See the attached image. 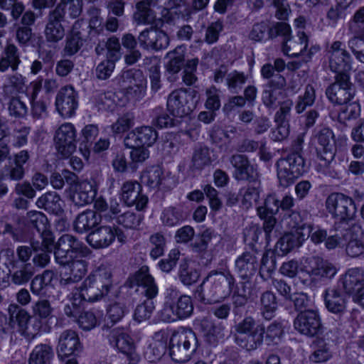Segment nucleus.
<instances>
[{
    "instance_id": "1",
    "label": "nucleus",
    "mask_w": 364,
    "mask_h": 364,
    "mask_svg": "<svg viewBox=\"0 0 364 364\" xmlns=\"http://www.w3.org/2000/svg\"><path fill=\"white\" fill-rule=\"evenodd\" d=\"M235 284V279L230 271L212 270L198 286L196 294L206 304L221 301L228 298Z\"/></svg>"
},
{
    "instance_id": "2",
    "label": "nucleus",
    "mask_w": 364,
    "mask_h": 364,
    "mask_svg": "<svg viewBox=\"0 0 364 364\" xmlns=\"http://www.w3.org/2000/svg\"><path fill=\"white\" fill-rule=\"evenodd\" d=\"M134 281L139 287L138 291L147 298L134 309V319L140 323L149 319L151 316L155 309L152 299L157 295L158 288L146 266L141 267L135 273Z\"/></svg>"
},
{
    "instance_id": "3",
    "label": "nucleus",
    "mask_w": 364,
    "mask_h": 364,
    "mask_svg": "<svg viewBox=\"0 0 364 364\" xmlns=\"http://www.w3.org/2000/svg\"><path fill=\"white\" fill-rule=\"evenodd\" d=\"M235 341L242 348L253 351L264 342L265 327L251 316L245 317L235 326Z\"/></svg>"
},
{
    "instance_id": "4",
    "label": "nucleus",
    "mask_w": 364,
    "mask_h": 364,
    "mask_svg": "<svg viewBox=\"0 0 364 364\" xmlns=\"http://www.w3.org/2000/svg\"><path fill=\"white\" fill-rule=\"evenodd\" d=\"M196 348V336L191 329L174 333L170 339L169 354L176 363L189 360Z\"/></svg>"
},
{
    "instance_id": "5",
    "label": "nucleus",
    "mask_w": 364,
    "mask_h": 364,
    "mask_svg": "<svg viewBox=\"0 0 364 364\" xmlns=\"http://www.w3.org/2000/svg\"><path fill=\"white\" fill-rule=\"evenodd\" d=\"M277 172L279 185L288 187L305 171V161L299 153H291L277 161Z\"/></svg>"
},
{
    "instance_id": "6",
    "label": "nucleus",
    "mask_w": 364,
    "mask_h": 364,
    "mask_svg": "<svg viewBox=\"0 0 364 364\" xmlns=\"http://www.w3.org/2000/svg\"><path fill=\"white\" fill-rule=\"evenodd\" d=\"M328 213L336 220L348 223L356 215V206L353 199L342 193H332L325 201Z\"/></svg>"
},
{
    "instance_id": "7",
    "label": "nucleus",
    "mask_w": 364,
    "mask_h": 364,
    "mask_svg": "<svg viewBox=\"0 0 364 364\" xmlns=\"http://www.w3.org/2000/svg\"><path fill=\"white\" fill-rule=\"evenodd\" d=\"M79 253L82 257H88L92 251L75 236L70 234L62 235L55 246V258L60 264H66L73 257L72 253Z\"/></svg>"
},
{
    "instance_id": "8",
    "label": "nucleus",
    "mask_w": 364,
    "mask_h": 364,
    "mask_svg": "<svg viewBox=\"0 0 364 364\" xmlns=\"http://www.w3.org/2000/svg\"><path fill=\"white\" fill-rule=\"evenodd\" d=\"M196 94V90L189 91L183 88L172 91L167 99L168 110L177 117L187 116L196 107L193 100Z\"/></svg>"
},
{
    "instance_id": "9",
    "label": "nucleus",
    "mask_w": 364,
    "mask_h": 364,
    "mask_svg": "<svg viewBox=\"0 0 364 364\" xmlns=\"http://www.w3.org/2000/svg\"><path fill=\"white\" fill-rule=\"evenodd\" d=\"M294 328L301 334L314 337L322 331V322L317 309L301 311L294 320Z\"/></svg>"
},
{
    "instance_id": "10",
    "label": "nucleus",
    "mask_w": 364,
    "mask_h": 364,
    "mask_svg": "<svg viewBox=\"0 0 364 364\" xmlns=\"http://www.w3.org/2000/svg\"><path fill=\"white\" fill-rule=\"evenodd\" d=\"M77 132L71 123H64L55 131L54 142L58 153L63 158L70 157L76 150Z\"/></svg>"
},
{
    "instance_id": "11",
    "label": "nucleus",
    "mask_w": 364,
    "mask_h": 364,
    "mask_svg": "<svg viewBox=\"0 0 364 364\" xmlns=\"http://www.w3.org/2000/svg\"><path fill=\"white\" fill-rule=\"evenodd\" d=\"M328 53L331 70L336 73V75H348V73L352 69L353 60L343 43L339 41H334Z\"/></svg>"
},
{
    "instance_id": "12",
    "label": "nucleus",
    "mask_w": 364,
    "mask_h": 364,
    "mask_svg": "<svg viewBox=\"0 0 364 364\" xmlns=\"http://www.w3.org/2000/svg\"><path fill=\"white\" fill-rule=\"evenodd\" d=\"M326 95L329 101L335 105H344L351 101L354 92L349 75H336L335 82L327 87Z\"/></svg>"
},
{
    "instance_id": "13",
    "label": "nucleus",
    "mask_w": 364,
    "mask_h": 364,
    "mask_svg": "<svg viewBox=\"0 0 364 364\" xmlns=\"http://www.w3.org/2000/svg\"><path fill=\"white\" fill-rule=\"evenodd\" d=\"M115 237L120 242H124L126 240L122 231L117 228L102 225L87 236V242L95 249H102L109 247Z\"/></svg>"
},
{
    "instance_id": "14",
    "label": "nucleus",
    "mask_w": 364,
    "mask_h": 364,
    "mask_svg": "<svg viewBox=\"0 0 364 364\" xmlns=\"http://www.w3.org/2000/svg\"><path fill=\"white\" fill-rule=\"evenodd\" d=\"M46 25L44 35L48 42L57 43L65 36V28L63 23L65 21V12L61 5H57L50 10L46 17Z\"/></svg>"
},
{
    "instance_id": "15",
    "label": "nucleus",
    "mask_w": 364,
    "mask_h": 364,
    "mask_svg": "<svg viewBox=\"0 0 364 364\" xmlns=\"http://www.w3.org/2000/svg\"><path fill=\"white\" fill-rule=\"evenodd\" d=\"M314 141L318 157L325 161V164H330L336 154V140L333 131L328 127H323L318 130L315 136Z\"/></svg>"
},
{
    "instance_id": "16",
    "label": "nucleus",
    "mask_w": 364,
    "mask_h": 364,
    "mask_svg": "<svg viewBox=\"0 0 364 364\" xmlns=\"http://www.w3.org/2000/svg\"><path fill=\"white\" fill-rule=\"evenodd\" d=\"M343 287L346 293L353 296L355 303L364 299V270L355 267L349 269L342 277Z\"/></svg>"
},
{
    "instance_id": "17",
    "label": "nucleus",
    "mask_w": 364,
    "mask_h": 364,
    "mask_svg": "<svg viewBox=\"0 0 364 364\" xmlns=\"http://www.w3.org/2000/svg\"><path fill=\"white\" fill-rule=\"evenodd\" d=\"M3 257L6 259L11 268V282L16 285L26 284L33 276V267L31 264H20L16 259L14 252L11 249H6L3 252Z\"/></svg>"
},
{
    "instance_id": "18",
    "label": "nucleus",
    "mask_w": 364,
    "mask_h": 364,
    "mask_svg": "<svg viewBox=\"0 0 364 364\" xmlns=\"http://www.w3.org/2000/svg\"><path fill=\"white\" fill-rule=\"evenodd\" d=\"M109 341L127 355L129 364H137L139 362L140 357L136 352L134 341L127 333L119 329H113L109 336Z\"/></svg>"
},
{
    "instance_id": "19",
    "label": "nucleus",
    "mask_w": 364,
    "mask_h": 364,
    "mask_svg": "<svg viewBox=\"0 0 364 364\" xmlns=\"http://www.w3.org/2000/svg\"><path fill=\"white\" fill-rule=\"evenodd\" d=\"M138 42L144 50H160L167 48L169 38L164 31L151 26L139 33Z\"/></svg>"
},
{
    "instance_id": "20",
    "label": "nucleus",
    "mask_w": 364,
    "mask_h": 364,
    "mask_svg": "<svg viewBox=\"0 0 364 364\" xmlns=\"http://www.w3.org/2000/svg\"><path fill=\"white\" fill-rule=\"evenodd\" d=\"M77 95L72 86H65L57 93L55 107L60 115L69 118L74 115L77 107Z\"/></svg>"
},
{
    "instance_id": "21",
    "label": "nucleus",
    "mask_w": 364,
    "mask_h": 364,
    "mask_svg": "<svg viewBox=\"0 0 364 364\" xmlns=\"http://www.w3.org/2000/svg\"><path fill=\"white\" fill-rule=\"evenodd\" d=\"M158 138L156 131L150 126H142L129 132L124 138L127 147L151 146Z\"/></svg>"
},
{
    "instance_id": "22",
    "label": "nucleus",
    "mask_w": 364,
    "mask_h": 364,
    "mask_svg": "<svg viewBox=\"0 0 364 364\" xmlns=\"http://www.w3.org/2000/svg\"><path fill=\"white\" fill-rule=\"evenodd\" d=\"M122 198L128 206L135 205L138 210L146 206L148 198L141 193V186L136 181H126L122 186Z\"/></svg>"
},
{
    "instance_id": "23",
    "label": "nucleus",
    "mask_w": 364,
    "mask_h": 364,
    "mask_svg": "<svg viewBox=\"0 0 364 364\" xmlns=\"http://www.w3.org/2000/svg\"><path fill=\"white\" fill-rule=\"evenodd\" d=\"M82 350V345L77 333L73 330L63 331L58 339V356L65 358L75 355Z\"/></svg>"
},
{
    "instance_id": "24",
    "label": "nucleus",
    "mask_w": 364,
    "mask_h": 364,
    "mask_svg": "<svg viewBox=\"0 0 364 364\" xmlns=\"http://www.w3.org/2000/svg\"><path fill=\"white\" fill-rule=\"evenodd\" d=\"M348 239L346 247V254L351 257L364 255V230L359 225H354L346 230Z\"/></svg>"
},
{
    "instance_id": "25",
    "label": "nucleus",
    "mask_w": 364,
    "mask_h": 364,
    "mask_svg": "<svg viewBox=\"0 0 364 364\" xmlns=\"http://www.w3.org/2000/svg\"><path fill=\"white\" fill-rule=\"evenodd\" d=\"M230 163L234 168L233 177L237 181H251L253 179L255 168L249 158L242 154L230 156Z\"/></svg>"
},
{
    "instance_id": "26",
    "label": "nucleus",
    "mask_w": 364,
    "mask_h": 364,
    "mask_svg": "<svg viewBox=\"0 0 364 364\" xmlns=\"http://www.w3.org/2000/svg\"><path fill=\"white\" fill-rule=\"evenodd\" d=\"M65 267L64 275L61 277V285H68L80 281L87 272V262L83 259H73V257Z\"/></svg>"
},
{
    "instance_id": "27",
    "label": "nucleus",
    "mask_w": 364,
    "mask_h": 364,
    "mask_svg": "<svg viewBox=\"0 0 364 364\" xmlns=\"http://www.w3.org/2000/svg\"><path fill=\"white\" fill-rule=\"evenodd\" d=\"M97 194V189L93 183L83 181L76 184L71 196L72 201L78 206L91 203Z\"/></svg>"
},
{
    "instance_id": "28",
    "label": "nucleus",
    "mask_w": 364,
    "mask_h": 364,
    "mask_svg": "<svg viewBox=\"0 0 364 364\" xmlns=\"http://www.w3.org/2000/svg\"><path fill=\"white\" fill-rule=\"evenodd\" d=\"M325 306L328 311L337 315H342L346 309V296L340 289H329L324 294Z\"/></svg>"
},
{
    "instance_id": "29",
    "label": "nucleus",
    "mask_w": 364,
    "mask_h": 364,
    "mask_svg": "<svg viewBox=\"0 0 364 364\" xmlns=\"http://www.w3.org/2000/svg\"><path fill=\"white\" fill-rule=\"evenodd\" d=\"M36 205L38 208L53 215H60L63 213V201L55 191H48L43 194L37 199Z\"/></svg>"
},
{
    "instance_id": "30",
    "label": "nucleus",
    "mask_w": 364,
    "mask_h": 364,
    "mask_svg": "<svg viewBox=\"0 0 364 364\" xmlns=\"http://www.w3.org/2000/svg\"><path fill=\"white\" fill-rule=\"evenodd\" d=\"M8 313L11 325L13 326L17 325L19 331L22 334L34 336L35 333L28 332V323L31 316L26 310L22 309L16 304H11L9 306Z\"/></svg>"
},
{
    "instance_id": "31",
    "label": "nucleus",
    "mask_w": 364,
    "mask_h": 364,
    "mask_svg": "<svg viewBox=\"0 0 364 364\" xmlns=\"http://www.w3.org/2000/svg\"><path fill=\"white\" fill-rule=\"evenodd\" d=\"M309 40L304 32H299L294 38L291 36L289 39L283 41L282 50L284 54L296 57L301 55L307 48Z\"/></svg>"
},
{
    "instance_id": "32",
    "label": "nucleus",
    "mask_w": 364,
    "mask_h": 364,
    "mask_svg": "<svg viewBox=\"0 0 364 364\" xmlns=\"http://www.w3.org/2000/svg\"><path fill=\"white\" fill-rule=\"evenodd\" d=\"M235 267L241 278H249L255 274L258 267L255 254L250 252H244L236 259Z\"/></svg>"
},
{
    "instance_id": "33",
    "label": "nucleus",
    "mask_w": 364,
    "mask_h": 364,
    "mask_svg": "<svg viewBox=\"0 0 364 364\" xmlns=\"http://www.w3.org/2000/svg\"><path fill=\"white\" fill-rule=\"evenodd\" d=\"M102 215L96 211L87 210L80 213L74 221V229L80 233L87 232L98 225Z\"/></svg>"
},
{
    "instance_id": "34",
    "label": "nucleus",
    "mask_w": 364,
    "mask_h": 364,
    "mask_svg": "<svg viewBox=\"0 0 364 364\" xmlns=\"http://www.w3.org/2000/svg\"><path fill=\"white\" fill-rule=\"evenodd\" d=\"M0 58V72H6L10 67L13 71L18 70L21 63L18 48L13 43H9Z\"/></svg>"
},
{
    "instance_id": "35",
    "label": "nucleus",
    "mask_w": 364,
    "mask_h": 364,
    "mask_svg": "<svg viewBox=\"0 0 364 364\" xmlns=\"http://www.w3.org/2000/svg\"><path fill=\"white\" fill-rule=\"evenodd\" d=\"M91 279L103 291V295H107L112 288V272L110 269L103 265L100 266L92 271L90 274Z\"/></svg>"
},
{
    "instance_id": "36",
    "label": "nucleus",
    "mask_w": 364,
    "mask_h": 364,
    "mask_svg": "<svg viewBox=\"0 0 364 364\" xmlns=\"http://www.w3.org/2000/svg\"><path fill=\"white\" fill-rule=\"evenodd\" d=\"M100 290L101 289L89 275L80 288L79 298L81 300L90 302L98 301L104 296L103 291Z\"/></svg>"
},
{
    "instance_id": "37",
    "label": "nucleus",
    "mask_w": 364,
    "mask_h": 364,
    "mask_svg": "<svg viewBox=\"0 0 364 364\" xmlns=\"http://www.w3.org/2000/svg\"><path fill=\"white\" fill-rule=\"evenodd\" d=\"M311 274L315 277L332 278L336 274V268L330 262L319 257H313Z\"/></svg>"
},
{
    "instance_id": "38",
    "label": "nucleus",
    "mask_w": 364,
    "mask_h": 364,
    "mask_svg": "<svg viewBox=\"0 0 364 364\" xmlns=\"http://www.w3.org/2000/svg\"><path fill=\"white\" fill-rule=\"evenodd\" d=\"M128 75L133 77V82L130 81L127 93L134 100H139L145 94L146 80L139 71L129 73Z\"/></svg>"
},
{
    "instance_id": "39",
    "label": "nucleus",
    "mask_w": 364,
    "mask_h": 364,
    "mask_svg": "<svg viewBox=\"0 0 364 364\" xmlns=\"http://www.w3.org/2000/svg\"><path fill=\"white\" fill-rule=\"evenodd\" d=\"M98 134L99 129L95 124H87L82 129V134L84 139L80 144L79 150L85 159H88L90 153V146Z\"/></svg>"
},
{
    "instance_id": "40",
    "label": "nucleus",
    "mask_w": 364,
    "mask_h": 364,
    "mask_svg": "<svg viewBox=\"0 0 364 364\" xmlns=\"http://www.w3.org/2000/svg\"><path fill=\"white\" fill-rule=\"evenodd\" d=\"M53 351L49 345L39 344L32 350L29 364H50Z\"/></svg>"
},
{
    "instance_id": "41",
    "label": "nucleus",
    "mask_w": 364,
    "mask_h": 364,
    "mask_svg": "<svg viewBox=\"0 0 364 364\" xmlns=\"http://www.w3.org/2000/svg\"><path fill=\"white\" fill-rule=\"evenodd\" d=\"M261 311L265 320H271L277 309L276 296L270 291L263 292L260 296Z\"/></svg>"
},
{
    "instance_id": "42",
    "label": "nucleus",
    "mask_w": 364,
    "mask_h": 364,
    "mask_svg": "<svg viewBox=\"0 0 364 364\" xmlns=\"http://www.w3.org/2000/svg\"><path fill=\"white\" fill-rule=\"evenodd\" d=\"M163 178V171L159 166L147 168L141 176V182L151 189L158 188Z\"/></svg>"
},
{
    "instance_id": "43",
    "label": "nucleus",
    "mask_w": 364,
    "mask_h": 364,
    "mask_svg": "<svg viewBox=\"0 0 364 364\" xmlns=\"http://www.w3.org/2000/svg\"><path fill=\"white\" fill-rule=\"evenodd\" d=\"M53 309L50 301L47 299H41L35 302L32 306V314L34 318L38 320L49 318L53 313ZM41 321H38L36 331L41 328Z\"/></svg>"
},
{
    "instance_id": "44",
    "label": "nucleus",
    "mask_w": 364,
    "mask_h": 364,
    "mask_svg": "<svg viewBox=\"0 0 364 364\" xmlns=\"http://www.w3.org/2000/svg\"><path fill=\"white\" fill-rule=\"evenodd\" d=\"M179 279L185 285H191L198 281L200 277L199 272L191 266L188 259L181 261L179 266Z\"/></svg>"
},
{
    "instance_id": "45",
    "label": "nucleus",
    "mask_w": 364,
    "mask_h": 364,
    "mask_svg": "<svg viewBox=\"0 0 364 364\" xmlns=\"http://www.w3.org/2000/svg\"><path fill=\"white\" fill-rule=\"evenodd\" d=\"M213 236V232L210 229H206L200 233L195 241L191 244V250L200 255L207 253L209 242Z\"/></svg>"
},
{
    "instance_id": "46",
    "label": "nucleus",
    "mask_w": 364,
    "mask_h": 364,
    "mask_svg": "<svg viewBox=\"0 0 364 364\" xmlns=\"http://www.w3.org/2000/svg\"><path fill=\"white\" fill-rule=\"evenodd\" d=\"M341 105L342 107L338 114L340 122L346 124L347 121L355 119L360 116V107L358 102L350 101Z\"/></svg>"
},
{
    "instance_id": "47",
    "label": "nucleus",
    "mask_w": 364,
    "mask_h": 364,
    "mask_svg": "<svg viewBox=\"0 0 364 364\" xmlns=\"http://www.w3.org/2000/svg\"><path fill=\"white\" fill-rule=\"evenodd\" d=\"M26 218L31 228L40 232H45L48 228V220L45 214L37 210H31L26 213Z\"/></svg>"
},
{
    "instance_id": "48",
    "label": "nucleus",
    "mask_w": 364,
    "mask_h": 364,
    "mask_svg": "<svg viewBox=\"0 0 364 364\" xmlns=\"http://www.w3.org/2000/svg\"><path fill=\"white\" fill-rule=\"evenodd\" d=\"M205 331L206 341L210 344H215L218 341L224 337V328L220 324H215L208 321H205L202 324Z\"/></svg>"
},
{
    "instance_id": "49",
    "label": "nucleus",
    "mask_w": 364,
    "mask_h": 364,
    "mask_svg": "<svg viewBox=\"0 0 364 364\" xmlns=\"http://www.w3.org/2000/svg\"><path fill=\"white\" fill-rule=\"evenodd\" d=\"M316 99V91L311 85H307L303 95L298 97L295 110L298 114L302 113L307 107L313 105Z\"/></svg>"
},
{
    "instance_id": "50",
    "label": "nucleus",
    "mask_w": 364,
    "mask_h": 364,
    "mask_svg": "<svg viewBox=\"0 0 364 364\" xmlns=\"http://www.w3.org/2000/svg\"><path fill=\"white\" fill-rule=\"evenodd\" d=\"M147 0H143L136 4L137 11L134 14V18L137 23H150L153 19L152 11Z\"/></svg>"
},
{
    "instance_id": "51",
    "label": "nucleus",
    "mask_w": 364,
    "mask_h": 364,
    "mask_svg": "<svg viewBox=\"0 0 364 364\" xmlns=\"http://www.w3.org/2000/svg\"><path fill=\"white\" fill-rule=\"evenodd\" d=\"M116 98L117 95L112 92L100 93L95 98L96 105L99 109L113 112L117 106Z\"/></svg>"
},
{
    "instance_id": "52",
    "label": "nucleus",
    "mask_w": 364,
    "mask_h": 364,
    "mask_svg": "<svg viewBox=\"0 0 364 364\" xmlns=\"http://www.w3.org/2000/svg\"><path fill=\"white\" fill-rule=\"evenodd\" d=\"M83 45V40L79 31L72 32L65 41V46L63 48L64 54L67 56H72L77 53Z\"/></svg>"
},
{
    "instance_id": "53",
    "label": "nucleus",
    "mask_w": 364,
    "mask_h": 364,
    "mask_svg": "<svg viewBox=\"0 0 364 364\" xmlns=\"http://www.w3.org/2000/svg\"><path fill=\"white\" fill-rule=\"evenodd\" d=\"M210 154V150L207 147L196 149L192 156L193 168L200 170L210 165L212 162Z\"/></svg>"
},
{
    "instance_id": "54",
    "label": "nucleus",
    "mask_w": 364,
    "mask_h": 364,
    "mask_svg": "<svg viewBox=\"0 0 364 364\" xmlns=\"http://www.w3.org/2000/svg\"><path fill=\"white\" fill-rule=\"evenodd\" d=\"M31 246L34 255L32 259L33 265L38 268H44L50 262V253L47 251L40 249V242L38 240L31 242Z\"/></svg>"
},
{
    "instance_id": "55",
    "label": "nucleus",
    "mask_w": 364,
    "mask_h": 364,
    "mask_svg": "<svg viewBox=\"0 0 364 364\" xmlns=\"http://www.w3.org/2000/svg\"><path fill=\"white\" fill-rule=\"evenodd\" d=\"M297 237L293 232H287L282 235L276 244V249L279 250L282 254H287L294 247L300 245Z\"/></svg>"
},
{
    "instance_id": "56",
    "label": "nucleus",
    "mask_w": 364,
    "mask_h": 364,
    "mask_svg": "<svg viewBox=\"0 0 364 364\" xmlns=\"http://www.w3.org/2000/svg\"><path fill=\"white\" fill-rule=\"evenodd\" d=\"M279 200L275 195H269L265 200L264 206L257 208V214L259 218L267 217V215H274L279 212Z\"/></svg>"
},
{
    "instance_id": "57",
    "label": "nucleus",
    "mask_w": 364,
    "mask_h": 364,
    "mask_svg": "<svg viewBox=\"0 0 364 364\" xmlns=\"http://www.w3.org/2000/svg\"><path fill=\"white\" fill-rule=\"evenodd\" d=\"M117 223L126 228L135 229L141 223L142 216L132 211L125 212L117 217Z\"/></svg>"
},
{
    "instance_id": "58",
    "label": "nucleus",
    "mask_w": 364,
    "mask_h": 364,
    "mask_svg": "<svg viewBox=\"0 0 364 364\" xmlns=\"http://www.w3.org/2000/svg\"><path fill=\"white\" fill-rule=\"evenodd\" d=\"M134 120V116L132 113H125L112 124L111 129L114 134L124 133L132 127Z\"/></svg>"
},
{
    "instance_id": "59",
    "label": "nucleus",
    "mask_w": 364,
    "mask_h": 364,
    "mask_svg": "<svg viewBox=\"0 0 364 364\" xmlns=\"http://www.w3.org/2000/svg\"><path fill=\"white\" fill-rule=\"evenodd\" d=\"M0 9L5 11L11 10L12 18L16 21L24 11L25 6L18 0H0Z\"/></svg>"
},
{
    "instance_id": "60",
    "label": "nucleus",
    "mask_w": 364,
    "mask_h": 364,
    "mask_svg": "<svg viewBox=\"0 0 364 364\" xmlns=\"http://www.w3.org/2000/svg\"><path fill=\"white\" fill-rule=\"evenodd\" d=\"M246 80L247 77L243 73L234 70L228 74L226 84L231 92L236 93L238 90L242 88Z\"/></svg>"
},
{
    "instance_id": "61",
    "label": "nucleus",
    "mask_w": 364,
    "mask_h": 364,
    "mask_svg": "<svg viewBox=\"0 0 364 364\" xmlns=\"http://www.w3.org/2000/svg\"><path fill=\"white\" fill-rule=\"evenodd\" d=\"M185 218L186 215L180 209L170 207L164 210L161 219L164 224L171 227L178 224Z\"/></svg>"
},
{
    "instance_id": "62",
    "label": "nucleus",
    "mask_w": 364,
    "mask_h": 364,
    "mask_svg": "<svg viewBox=\"0 0 364 364\" xmlns=\"http://www.w3.org/2000/svg\"><path fill=\"white\" fill-rule=\"evenodd\" d=\"M176 312H177L179 318L188 317L193 312V306L192 300L188 296H181L177 302L175 303Z\"/></svg>"
},
{
    "instance_id": "63",
    "label": "nucleus",
    "mask_w": 364,
    "mask_h": 364,
    "mask_svg": "<svg viewBox=\"0 0 364 364\" xmlns=\"http://www.w3.org/2000/svg\"><path fill=\"white\" fill-rule=\"evenodd\" d=\"M349 30L353 36H364V7L359 9L350 23Z\"/></svg>"
},
{
    "instance_id": "64",
    "label": "nucleus",
    "mask_w": 364,
    "mask_h": 364,
    "mask_svg": "<svg viewBox=\"0 0 364 364\" xmlns=\"http://www.w3.org/2000/svg\"><path fill=\"white\" fill-rule=\"evenodd\" d=\"M348 45L355 57L364 63V36H353L348 41Z\"/></svg>"
}]
</instances>
